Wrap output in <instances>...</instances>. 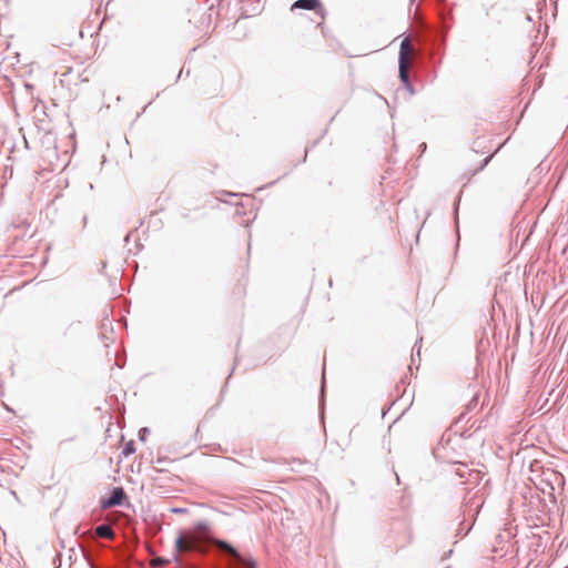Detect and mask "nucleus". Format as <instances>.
Masks as SVG:
<instances>
[{
	"label": "nucleus",
	"instance_id": "f8f14e48",
	"mask_svg": "<svg viewBox=\"0 0 568 568\" xmlns=\"http://www.w3.org/2000/svg\"><path fill=\"white\" fill-rule=\"evenodd\" d=\"M493 158H494V153H491V154H489L488 156H486V158L481 161L480 165H479L475 171H473L470 175H471V176H473V175H476L477 173H479L480 171H483V170L488 165V163L493 160Z\"/></svg>",
	"mask_w": 568,
	"mask_h": 568
},
{
	"label": "nucleus",
	"instance_id": "72a5a7b5",
	"mask_svg": "<svg viewBox=\"0 0 568 568\" xmlns=\"http://www.w3.org/2000/svg\"><path fill=\"white\" fill-rule=\"evenodd\" d=\"M458 246H459V241L457 240V243H456V252H454V255H457Z\"/></svg>",
	"mask_w": 568,
	"mask_h": 568
},
{
	"label": "nucleus",
	"instance_id": "e433bc0d",
	"mask_svg": "<svg viewBox=\"0 0 568 568\" xmlns=\"http://www.w3.org/2000/svg\"><path fill=\"white\" fill-rule=\"evenodd\" d=\"M219 2H221L222 0H217Z\"/></svg>",
	"mask_w": 568,
	"mask_h": 568
},
{
	"label": "nucleus",
	"instance_id": "1a4fd4ad",
	"mask_svg": "<svg viewBox=\"0 0 568 568\" xmlns=\"http://www.w3.org/2000/svg\"><path fill=\"white\" fill-rule=\"evenodd\" d=\"M479 395L474 394L471 399L466 405V410L459 415V420L464 419L466 414L474 410L478 406Z\"/></svg>",
	"mask_w": 568,
	"mask_h": 568
},
{
	"label": "nucleus",
	"instance_id": "4468645a",
	"mask_svg": "<svg viewBox=\"0 0 568 568\" xmlns=\"http://www.w3.org/2000/svg\"><path fill=\"white\" fill-rule=\"evenodd\" d=\"M416 359H418V362L420 361V346L417 347V343L413 346L412 349V365L416 363Z\"/></svg>",
	"mask_w": 568,
	"mask_h": 568
},
{
	"label": "nucleus",
	"instance_id": "4be33fe9",
	"mask_svg": "<svg viewBox=\"0 0 568 568\" xmlns=\"http://www.w3.org/2000/svg\"><path fill=\"white\" fill-rule=\"evenodd\" d=\"M171 511L173 514H184V513L187 511V509L186 508H181V507H174V508L171 509Z\"/></svg>",
	"mask_w": 568,
	"mask_h": 568
},
{
	"label": "nucleus",
	"instance_id": "aec40b11",
	"mask_svg": "<svg viewBox=\"0 0 568 568\" xmlns=\"http://www.w3.org/2000/svg\"><path fill=\"white\" fill-rule=\"evenodd\" d=\"M195 527L197 529H207L209 528V524L204 520H200L195 524Z\"/></svg>",
	"mask_w": 568,
	"mask_h": 568
},
{
	"label": "nucleus",
	"instance_id": "f03ea898",
	"mask_svg": "<svg viewBox=\"0 0 568 568\" xmlns=\"http://www.w3.org/2000/svg\"><path fill=\"white\" fill-rule=\"evenodd\" d=\"M101 508L112 507H130L131 503L128 499L126 493L122 486H113L106 497H102L99 501Z\"/></svg>",
	"mask_w": 568,
	"mask_h": 568
},
{
	"label": "nucleus",
	"instance_id": "f257e3e1",
	"mask_svg": "<svg viewBox=\"0 0 568 568\" xmlns=\"http://www.w3.org/2000/svg\"><path fill=\"white\" fill-rule=\"evenodd\" d=\"M408 54H409V40L408 38H405L402 40L399 44V51H398V78L400 80V83L405 88V90L410 94L414 95L416 93L415 88L409 79L408 75Z\"/></svg>",
	"mask_w": 568,
	"mask_h": 568
},
{
	"label": "nucleus",
	"instance_id": "393cba45",
	"mask_svg": "<svg viewBox=\"0 0 568 568\" xmlns=\"http://www.w3.org/2000/svg\"><path fill=\"white\" fill-rule=\"evenodd\" d=\"M389 409H390V406H388V407H383V408H382V417H384V416L387 414V412H388Z\"/></svg>",
	"mask_w": 568,
	"mask_h": 568
},
{
	"label": "nucleus",
	"instance_id": "c9c22d12",
	"mask_svg": "<svg viewBox=\"0 0 568 568\" xmlns=\"http://www.w3.org/2000/svg\"><path fill=\"white\" fill-rule=\"evenodd\" d=\"M105 268V263H102L101 270Z\"/></svg>",
	"mask_w": 568,
	"mask_h": 568
},
{
	"label": "nucleus",
	"instance_id": "c85d7f7f",
	"mask_svg": "<svg viewBox=\"0 0 568 568\" xmlns=\"http://www.w3.org/2000/svg\"><path fill=\"white\" fill-rule=\"evenodd\" d=\"M564 546H566V539L565 538L560 541L559 548H562Z\"/></svg>",
	"mask_w": 568,
	"mask_h": 568
},
{
	"label": "nucleus",
	"instance_id": "7c9ffc66",
	"mask_svg": "<svg viewBox=\"0 0 568 568\" xmlns=\"http://www.w3.org/2000/svg\"><path fill=\"white\" fill-rule=\"evenodd\" d=\"M75 324H80V322H71V323L69 324L68 328L73 327Z\"/></svg>",
	"mask_w": 568,
	"mask_h": 568
},
{
	"label": "nucleus",
	"instance_id": "ddd939ff",
	"mask_svg": "<svg viewBox=\"0 0 568 568\" xmlns=\"http://www.w3.org/2000/svg\"><path fill=\"white\" fill-rule=\"evenodd\" d=\"M493 158H494V153H491V154H489L488 156H486V158L481 161L480 165H479L475 171H473L470 175H471V176H473V175H476L477 173H479L480 171H483V170L488 165V163L493 160Z\"/></svg>",
	"mask_w": 568,
	"mask_h": 568
},
{
	"label": "nucleus",
	"instance_id": "f704fd0d",
	"mask_svg": "<svg viewBox=\"0 0 568 568\" xmlns=\"http://www.w3.org/2000/svg\"><path fill=\"white\" fill-rule=\"evenodd\" d=\"M470 528H471V527L469 526V527L465 530L464 535H467V534H468V531L470 530Z\"/></svg>",
	"mask_w": 568,
	"mask_h": 568
},
{
	"label": "nucleus",
	"instance_id": "6e6552de",
	"mask_svg": "<svg viewBox=\"0 0 568 568\" xmlns=\"http://www.w3.org/2000/svg\"><path fill=\"white\" fill-rule=\"evenodd\" d=\"M216 545L225 550H227L233 557H240V551L236 547H234L229 540L217 539Z\"/></svg>",
	"mask_w": 568,
	"mask_h": 568
},
{
	"label": "nucleus",
	"instance_id": "9b49d317",
	"mask_svg": "<svg viewBox=\"0 0 568 568\" xmlns=\"http://www.w3.org/2000/svg\"><path fill=\"white\" fill-rule=\"evenodd\" d=\"M135 450V442L131 439L128 443H125L124 447L121 450V456L128 458L129 456L133 455Z\"/></svg>",
	"mask_w": 568,
	"mask_h": 568
},
{
	"label": "nucleus",
	"instance_id": "6ab92c4d",
	"mask_svg": "<svg viewBox=\"0 0 568 568\" xmlns=\"http://www.w3.org/2000/svg\"><path fill=\"white\" fill-rule=\"evenodd\" d=\"M236 364H237V356H235V358H234V365H233V367H232V369H231V372H230V374H229V376H227V378H226V383H225L224 387H223V388H222V390H221V395H223V394H224L225 388H226L227 383H229V379H230V377L233 375V372H234V369H235V365H236Z\"/></svg>",
	"mask_w": 568,
	"mask_h": 568
},
{
	"label": "nucleus",
	"instance_id": "bb28decb",
	"mask_svg": "<svg viewBox=\"0 0 568 568\" xmlns=\"http://www.w3.org/2000/svg\"><path fill=\"white\" fill-rule=\"evenodd\" d=\"M24 87H26V89H27V90H29V91H31V90L33 89V85H32V84H30V83H26V84H24Z\"/></svg>",
	"mask_w": 568,
	"mask_h": 568
},
{
	"label": "nucleus",
	"instance_id": "a211bd4d",
	"mask_svg": "<svg viewBox=\"0 0 568 568\" xmlns=\"http://www.w3.org/2000/svg\"><path fill=\"white\" fill-rule=\"evenodd\" d=\"M101 327H102V329H108V328H110L111 331L113 329L112 322L109 320L108 313L103 317Z\"/></svg>",
	"mask_w": 568,
	"mask_h": 568
},
{
	"label": "nucleus",
	"instance_id": "423d86ee",
	"mask_svg": "<svg viewBox=\"0 0 568 568\" xmlns=\"http://www.w3.org/2000/svg\"><path fill=\"white\" fill-rule=\"evenodd\" d=\"M462 194L463 192L460 191L458 193V195L456 196L455 201H454V210H453V214H454V221H455V230H456V234H457V237H458V241L460 240V235H459V203H460V200H462Z\"/></svg>",
	"mask_w": 568,
	"mask_h": 568
},
{
	"label": "nucleus",
	"instance_id": "dca6fc26",
	"mask_svg": "<svg viewBox=\"0 0 568 568\" xmlns=\"http://www.w3.org/2000/svg\"><path fill=\"white\" fill-rule=\"evenodd\" d=\"M437 53H438V58H436V61H433L434 69H436L437 67H439L442 64L443 57L445 54L444 48H439ZM434 75L436 77V70H434Z\"/></svg>",
	"mask_w": 568,
	"mask_h": 568
},
{
	"label": "nucleus",
	"instance_id": "a878e982",
	"mask_svg": "<svg viewBox=\"0 0 568 568\" xmlns=\"http://www.w3.org/2000/svg\"><path fill=\"white\" fill-rule=\"evenodd\" d=\"M82 221H83V226L85 227L87 224H88V216H87V214L83 215Z\"/></svg>",
	"mask_w": 568,
	"mask_h": 568
},
{
	"label": "nucleus",
	"instance_id": "2f4dec72",
	"mask_svg": "<svg viewBox=\"0 0 568 568\" xmlns=\"http://www.w3.org/2000/svg\"><path fill=\"white\" fill-rule=\"evenodd\" d=\"M419 148H420L423 151H425V150H426V143H425V142H423V143L419 145Z\"/></svg>",
	"mask_w": 568,
	"mask_h": 568
},
{
	"label": "nucleus",
	"instance_id": "7ed1b4c3",
	"mask_svg": "<svg viewBox=\"0 0 568 568\" xmlns=\"http://www.w3.org/2000/svg\"><path fill=\"white\" fill-rule=\"evenodd\" d=\"M291 9L313 10L322 18L325 13V9L321 0H296L293 2Z\"/></svg>",
	"mask_w": 568,
	"mask_h": 568
},
{
	"label": "nucleus",
	"instance_id": "20e7f679",
	"mask_svg": "<svg viewBox=\"0 0 568 568\" xmlns=\"http://www.w3.org/2000/svg\"><path fill=\"white\" fill-rule=\"evenodd\" d=\"M264 6L262 3V0H252L251 2V14L248 13V10L241 8V19H247L252 16L258 14L262 12Z\"/></svg>",
	"mask_w": 568,
	"mask_h": 568
},
{
	"label": "nucleus",
	"instance_id": "5701e85b",
	"mask_svg": "<svg viewBox=\"0 0 568 568\" xmlns=\"http://www.w3.org/2000/svg\"><path fill=\"white\" fill-rule=\"evenodd\" d=\"M453 552H454L453 549H449L448 551L444 552V555L442 556V560H446V559L450 558Z\"/></svg>",
	"mask_w": 568,
	"mask_h": 568
},
{
	"label": "nucleus",
	"instance_id": "cd10ccee",
	"mask_svg": "<svg viewBox=\"0 0 568 568\" xmlns=\"http://www.w3.org/2000/svg\"><path fill=\"white\" fill-rule=\"evenodd\" d=\"M130 237H131V233H128V234L124 236V241H125L126 243H129Z\"/></svg>",
	"mask_w": 568,
	"mask_h": 568
},
{
	"label": "nucleus",
	"instance_id": "39448f33",
	"mask_svg": "<svg viewBox=\"0 0 568 568\" xmlns=\"http://www.w3.org/2000/svg\"><path fill=\"white\" fill-rule=\"evenodd\" d=\"M241 568H257L258 564L257 561L250 555H244L240 552V557H234Z\"/></svg>",
	"mask_w": 568,
	"mask_h": 568
},
{
	"label": "nucleus",
	"instance_id": "f3484780",
	"mask_svg": "<svg viewBox=\"0 0 568 568\" xmlns=\"http://www.w3.org/2000/svg\"><path fill=\"white\" fill-rule=\"evenodd\" d=\"M321 407L324 406L325 402V374L322 375L321 394H320Z\"/></svg>",
	"mask_w": 568,
	"mask_h": 568
},
{
	"label": "nucleus",
	"instance_id": "473e14b6",
	"mask_svg": "<svg viewBox=\"0 0 568 568\" xmlns=\"http://www.w3.org/2000/svg\"><path fill=\"white\" fill-rule=\"evenodd\" d=\"M181 74H182V70H181V71L179 72V74L176 75V78H175V82H178V81H179V79H180Z\"/></svg>",
	"mask_w": 568,
	"mask_h": 568
},
{
	"label": "nucleus",
	"instance_id": "0eeeda50",
	"mask_svg": "<svg viewBox=\"0 0 568 568\" xmlns=\"http://www.w3.org/2000/svg\"><path fill=\"white\" fill-rule=\"evenodd\" d=\"M95 534L99 537L112 539L114 537V532L110 525L108 524H101L95 528Z\"/></svg>",
	"mask_w": 568,
	"mask_h": 568
},
{
	"label": "nucleus",
	"instance_id": "c756f323",
	"mask_svg": "<svg viewBox=\"0 0 568 568\" xmlns=\"http://www.w3.org/2000/svg\"><path fill=\"white\" fill-rule=\"evenodd\" d=\"M278 180H280V179H277V180H275V181L270 182V183L267 184V186L274 185ZM265 187H266V185H265ZM262 189H264V186H263Z\"/></svg>",
	"mask_w": 568,
	"mask_h": 568
},
{
	"label": "nucleus",
	"instance_id": "9d476101",
	"mask_svg": "<svg viewBox=\"0 0 568 568\" xmlns=\"http://www.w3.org/2000/svg\"><path fill=\"white\" fill-rule=\"evenodd\" d=\"M183 541H184V535H183V531L180 530L178 537L174 540V550L175 551H174L173 557H172V559L174 561H179L178 551L182 548Z\"/></svg>",
	"mask_w": 568,
	"mask_h": 568
},
{
	"label": "nucleus",
	"instance_id": "412c9836",
	"mask_svg": "<svg viewBox=\"0 0 568 568\" xmlns=\"http://www.w3.org/2000/svg\"><path fill=\"white\" fill-rule=\"evenodd\" d=\"M327 131H328V129L326 128V129L324 130L323 134H322L318 139H316V140H314V141L312 142L311 148H315L316 145H318V143L321 142V140L323 139V136L327 133Z\"/></svg>",
	"mask_w": 568,
	"mask_h": 568
},
{
	"label": "nucleus",
	"instance_id": "b1692460",
	"mask_svg": "<svg viewBox=\"0 0 568 568\" xmlns=\"http://www.w3.org/2000/svg\"><path fill=\"white\" fill-rule=\"evenodd\" d=\"M310 149H311V148H306V149H305L304 156H303V159H302V161H301V162H303V163H304V162L306 161V158H307V154H308Z\"/></svg>",
	"mask_w": 568,
	"mask_h": 568
},
{
	"label": "nucleus",
	"instance_id": "2eb2a0df",
	"mask_svg": "<svg viewBox=\"0 0 568 568\" xmlns=\"http://www.w3.org/2000/svg\"><path fill=\"white\" fill-rule=\"evenodd\" d=\"M149 435H150L149 427H141L138 432V437H139L140 442H146Z\"/></svg>",
	"mask_w": 568,
	"mask_h": 568
}]
</instances>
